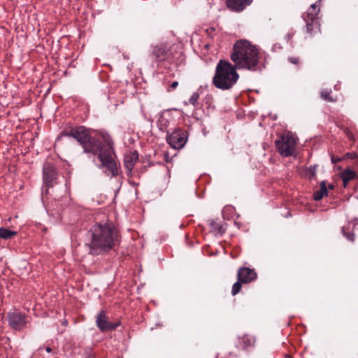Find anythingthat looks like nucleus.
<instances>
[{
	"label": "nucleus",
	"mask_w": 358,
	"mask_h": 358,
	"mask_svg": "<svg viewBox=\"0 0 358 358\" xmlns=\"http://www.w3.org/2000/svg\"><path fill=\"white\" fill-rule=\"evenodd\" d=\"M89 234L90 241L87 245L93 255L108 252L119 243L117 230L112 223L96 224L90 229Z\"/></svg>",
	"instance_id": "f257e3e1"
},
{
	"label": "nucleus",
	"mask_w": 358,
	"mask_h": 358,
	"mask_svg": "<svg viewBox=\"0 0 358 358\" xmlns=\"http://www.w3.org/2000/svg\"><path fill=\"white\" fill-rule=\"evenodd\" d=\"M102 138L104 145H101L99 141L91 136L81 145L84 152L94 155L98 154V159L101 162L100 168H106L111 173L112 176H115L118 174V167L114 159L113 140L108 134H103Z\"/></svg>",
	"instance_id": "f03ea898"
},
{
	"label": "nucleus",
	"mask_w": 358,
	"mask_h": 358,
	"mask_svg": "<svg viewBox=\"0 0 358 358\" xmlns=\"http://www.w3.org/2000/svg\"><path fill=\"white\" fill-rule=\"evenodd\" d=\"M231 59L237 69L255 71L259 69V51L248 41L241 40L234 45Z\"/></svg>",
	"instance_id": "7ed1b4c3"
},
{
	"label": "nucleus",
	"mask_w": 358,
	"mask_h": 358,
	"mask_svg": "<svg viewBox=\"0 0 358 358\" xmlns=\"http://www.w3.org/2000/svg\"><path fill=\"white\" fill-rule=\"evenodd\" d=\"M235 65L229 62L220 60L215 68L213 78V85L218 89L229 90L231 88L239 78Z\"/></svg>",
	"instance_id": "20e7f679"
},
{
	"label": "nucleus",
	"mask_w": 358,
	"mask_h": 358,
	"mask_svg": "<svg viewBox=\"0 0 358 358\" xmlns=\"http://www.w3.org/2000/svg\"><path fill=\"white\" fill-rule=\"evenodd\" d=\"M297 143L296 137L294 134L286 131L275 141V145L279 153L283 157L291 156L295 151Z\"/></svg>",
	"instance_id": "39448f33"
},
{
	"label": "nucleus",
	"mask_w": 358,
	"mask_h": 358,
	"mask_svg": "<svg viewBox=\"0 0 358 358\" xmlns=\"http://www.w3.org/2000/svg\"><path fill=\"white\" fill-rule=\"evenodd\" d=\"M7 317L9 326L15 330H22L28 322L26 315L20 312L8 313Z\"/></svg>",
	"instance_id": "423d86ee"
},
{
	"label": "nucleus",
	"mask_w": 358,
	"mask_h": 358,
	"mask_svg": "<svg viewBox=\"0 0 358 358\" xmlns=\"http://www.w3.org/2000/svg\"><path fill=\"white\" fill-rule=\"evenodd\" d=\"M167 143L174 149H180L187 142L186 134L182 130H177L166 136Z\"/></svg>",
	"instance_id": "0eeeda50"
},
{
	"label": "nucleus",
	"mask_w": 358,
	"mask_h": 358,
	"mask_svg": "<svg viewBox=\"0 0 358 358\" xmlns=\"http://www.w3.org/2000/svg\"><path fill=\"white\" fill-rule=\"evenodd\" d=\"M63 136H71L76 138L80 145H83L90 137L88 130L83 127L71 129L69 133L62 132L57 137V140L61 139Z\"/></svg>",
	"instance_id": "6e6552de"
},
{
	"label": "nucleus",
	"mask_w": 358,
	"mask_h": 358,
	"mask_svg": "<svg viewBox=\"0 0 358 358\" xmlns=\"http://www.w3.org/2000/svg\"><path fill=\"white\" fill-rule=\"evenodd\" d=\"M96 323L101 331H110L115 329L118 326V324H113L108 321V317L104 311H101L97 315Z\"/></svg>",
	"instance_id": "1a4fd4ad"
},
{
	"label": "nucleus",
	"mask_w": 358,
	"mask_h": 358,
	"mask_svg": "<svg viewBox=\"0 0 358 358\" xmlns=\"http://www.w3.org/2000/svg\"><path fill=\"white\" fill-rule=\"evenodd\" d=\"M238 280L242 283H249L255 280L257 277V273L254 269L248 267H241L238 269L237 273Z\"/></svg>",
	"instance_id": "9d476101"
},
{
	"label": "nucleus",
	"mask_w": 358,
	"mask_h": 358,
	"mask_svg": "<svg viewBox=\"0 0 358 358\" xmlns=\"http://www.w3.org/2000/svg\"><path fill=\"white\" fill-rule=\"evenodd\" d=\"M252 0H227V7L234 12H241L250 5Z\"/></svg>",
	"instance_id": "9b49d317"
},
{
	"label": "nucleus",
	"mask_w": 358,
	"mask_h": 358,
	"mask_svg": "<svg viewBox=\"0 0 358 358\" xmlns=\"http://www.w3.org/2000/svg\"><path fill=\"white\" fill-rule=\"evenodd\" d=\"M56 178V172L54 166L47 163L43 166V180L46 185V187H51L52 182Z\"/></svg>",
	"instance_id": "f8f14e48"
},
{
	"label": "nucleus",
	"mask_w": 358,
	"mask_h": 358,
	"mask_svg": "<svg viewBox=\"0 0 358 358\" xmlns=\"http://www.w3.org/2000/svg\"><path fill=\"white\" fill-rule=\"evenodd\" d=\"M169 49L165 44H160L154 47L152 55L157 60L164 61L169 55Z\"/></svg>",
	"instance_id": "ddd939ff"
},
{
	"label": "nucleus",
	"mask_w": 358,
	"mask_h": 358,
	"mask_svg": "<svg viewBox=\"0 0 358 358\" xmlns=\"http://www.w3.org/2000/svg\"><path fill=\"white\" fill-rule=\"evenodd\" d=\"M138 157L136 152L128 154L124 157V166L128 171L131 172L132 171L134 164L138 160Z\"/></svg>",
	"instance_id": "4468645a"
},
{
	"label": "nucleus",
	"mask_w": 358,
	"mask_h": 358,
	"mask_svg": "<svg viewBox=\"0 0 358 358\" xmlns=\"http://www.w3.org/2000/svg\"><path fill=\"white\" fill-rule=\"evenodd\" d=\"M341 178L343 180V186L346 187L348 182L354 179L356 176V172L351 169H345L341 172Z\"/></svg>",
	"instance_id": "2eb2a0df"
},
{
	"label": "nucleus",
	"mask_w": 358,
	"mask_h": 358,
	"mask_svg": "<svg viewBox=\"0 0 358 358\" xmlns=\"http://www.w3.org/2000/svg\"><path fill=\"white\" fill-rule=\"evenodd\" d=\"M327 194V188L325 181H322L320 183V188L314 192L313 198L315 201L321 200L324 196Z\"/></svg>",
	"instance_id": "dca6fc26"
},
{
	"label": "nucleus",
	"mask_w": 358,
	"mask_h": 358,
	"mask_svg": "<svg viewBox=\"0 0 358 358\" xmlns=\"http://www.w3.org/2000/svg\"><path fill=\"white\" fill-rule=\"evenodd\" d=\"M303 17L306 22L307 32L312 34V31L317 29L318 27L317 19H311L305 16H303Z\"/></svg>",
	"instance_id": "f3484780"
},
{
	"label": "nucleus",
	"mask_w": 358,
	"mask_h": 358,
	"mask_svg": "<svg viewBox=\"0 0 358 358\" xmlns=\"http://www.w3.org/2000/svg\"><path fill=\"white\" fill-rule=\"evenodd\" d=\"M318 5L317 3H314L311 4L310 7L308 8V10L306 12V14L303 16L310 17L311 19H317V15L320 11V9L317 8Z\"/></svg>",
	"instance_id": "a211bd4d"
},
{
	"label": "nucleus",
	"mask_w": 358,
	"mask_h": 358,
	"mask_svg": "<svg viewBox=\"0 0 358 358\" xmlns=\"http://www.w3.org/2000/svg\"><path fill=\"white\" fill-rule=\"evenodd\" d=\"M17 234L16 231H11L6 228H0V238L7 240Z\"/></svg>",
	"instance_id": "6ab92c4d"
},
{
	"label": "nucleus",
	"mask_w": 358,
	"mask_h": 358,
	"mask_svg": "<svg viewBox=\"0 0 358 358\" xmlns=\"http://www.w3.org/2000/svg\"><path fill=\"white\" fill-rule=\"evenodd\" d=\"M349 227L346 226L343 227L342 234L348 241L353 242L355 241V234L353 232H348Z\"/></svg>",
	"instance_id": "aec40b11"
},
{
	"label": "nucleus",
	"mask_w": 358,
	"mask_h": 358,
	"mask_svg": "<svg viewBox=\"0 0 358 358\" xmlns=\"http://www.w3.org/2000/svg\"><path fill=\"white\" fill-rule=\"evenodd\" d=\"M331 90H323L321 91L320 94L321 97L328 101L333 102L334 100V99L330 96Z\"/></svg>",
	"instance_id": "412c9836"
},
{
	"label": "nucleus",
	"mask_w": 358,
	"mask_h": 358,
	"mask_svg": "<svg viewBox=\"0 0 358 358\" xmlns=\"http://www.w3.org/2000/svg\"><path fill=\"white\" fill-rule=\"evenodd\" d=\"M211 228L212 229L219 234H222L224 232V229H223L222 226L219 225L218 224L215 223L214 221H211L210 222Z\"/></svg>",
	"instance_id": "4be33fe9"
},
{
	"label": "nucleus",
	"mask_w": 358,
	"mask_h": 358,
	"mask_svg": "<svg viewBox=\"0 0 358 358\" xmlns=\"http://www.w3.org/2000/svg\"><path fill=\"white\" fill-rule=\"evenodd\" d=\"M241 283H242L241 281H239L238 280V281L233 285L232 289H231L232 295L234 296L240 292L241 287H242Z\"/></svg>",
	"instance_id": "5701e85b"
},
{
	"label": "nucleus",
	"mask_w": 358,
	"mask_h": 358,
	"mask_svg": "<svg viewBox=\"0 0 358 358\" xmlns=\"http://www.w3.org/2000/svg\"><path fill=\"white\" fill-rule=\"evenodd\" d=\"M199 97V94L197 92H194L189 99V103L193 106H196L197 104Z\"/></svg>",
	"instance_id": "b1692460"
},
{
	"label": "nucleus",
	"mask_w": 358,
	"mask_h": 358,
	"mask_svg": "<svg viewBox=\"0 0 358 358\" xmlns=\"http://www.w3.org/2000/svg\"><path fill=\"white\" fill-rule=\"evenodd\" d=\"M288 60L289 62H291L292 64H296L299 62V58L295 57H289L288 58Z\"/></svg>",
	"instance_id": "393cba45"
},
{
	"label": "nucleus",
	"mask_w": 358,
	"mask_h": 358,
	"mask_svg": "<svg viewBox=\"0 0 358 358\" xmlns=\"http://www.w3.org/2000/svg\"><path fill=\"white\" fill-rule=\"evenodd\" d=\"M281 48H282V47H281L280 44H279V43H275L272 47V50L273 51H276L277 50H280Z\"/></svg>",
	"instance_id": "a878e982"
},
{
	"label": "nucleus",
	"mask_w": 358,
	"mask_h": 358,
	"mask_svg": "<svg viewBox=\"0 0 358 358\" xmlns=\"http://www.w3.org/2000/svg\"><path fill=\"white\" fill-rule=\"evenodd\" d=\"M178 85V83L177 81H174L171 83V87L172 89H175Z\"/></svg>",
	"instance_id": "bb28decb"
},
{
	"label": "nucleus",
	"mask_w": 358,
	"mask_h": 358,
	"mask_svg": "<svg viewBox=\"0 0 358 358\" xmlns=\"http://www.w3.org/2000/svg\"><path fill=\"white\" fill-rule=\"evenodd\" d=\"M339 161H340L339 158H336L334 157H331V162H332L333 164H336V163H337Z\"/></svg>",
	"instance_id": "cd10ccee"
},
{
	"label": "nucleus",
	"mask_w": 358,
	"mask_h": 358,
	"mask_svg": "<svg viewBox=\"0 0 358 358\" xmlns=\"http://www.w3.org/2000/svg\"><path fill=\"white\" fill-rule=\"evenodd\" d=\"M357 224H358V219L355 218V220H353V227H355L356 225H357Z\"/></svg>",
	"instance_id": "c85d7f7f"
},
{
	"label": "nucleus",
	"mask_w": 358,
	"mask_h": 358,
	"mask_svg": "<svg viewBox=\"0 0 358 358\" xmlns=\"http://www.w3.org/2000/svg\"><path fill=\"white\" fill-rule=\"evenodd\" d=\"M292 34H288L287 35V36H286V37H287V38L288 40H289V39L292 38Z\"/></svg>",
	"instance_id": "c756f323"
},
{
	"label": "nucleus",
	"mask_w": 358,
	"mask_h": 358,
	"mask_svg": "<svg viewBox=\"0 0 358 358\" xmlns=\"http://www.w3.org/2000/svg\"><path fill=\"white\" fill-rule=\"evenodd\" d=\"M45 350H46L47 352H51V348L50 347H47L45 348Z\"/></svg>",
	"instance_id": "7c9ffc66"
},
{
	"label": "nucleus",
	"mask_w": 358,
	"mask_h": 358,
	"mask_svg": "<svg viewBox=\"0 0 358 358\" xmlns=\"http://www.w3.org/2000/svg\"><path fill=\"white\" fill-rule=\"evenodd\" d=\"M243 339H244V342H245V343H246V339H248V338H247V337H245V338H244ZM250 339H249V338H248V341H247V343H250Z\"/></svg>",
	"instance_id": "2f4dec72"
},
{
	"label": "nucleus",
	"mask_w": 358,
	"mask_h": 358,
	"mask_svg": "<svg viewBox=\"0 0 358 358\" xmlns=\"http://www.w3.org/2000/svg\"><path fill=\"white\" fill-rule=\"evenodd\" d=\"M355 156H356V155H355V153H351V154H350V157H351V158H353V157H355Z\"/></svg>",
	"instance_id": "473e14b6"
},
{
	"label": "nucleus",
	"mask_w": 358,
	"mask_h": 358,
	"mask_svg": "<svg viewBox=\"0 0 358 358\" xmlns=\"http://www.w3.org/2000/svg\"><path fill=\"white\" fill-rule=\"evenodd\" d=\"M62 324L64 325H66L67 324V321L66 320L63 321Z\"/></svg>",
	"instance_id": "72a5a7b5"
},
{
	"label": "nucleus",
	"mask_w": 358,
	"mask_h": 358,
	"mask_svg": "<svg viewBox=\"0 0 358 358\" xmlns=\"http://www.w3.org/2000/svg\"><path fill=\"white\" fill-rule=\"evenodd\" d=\"M253 342H254V340L250 339V343H248V345H251Z\"/></svg>",
	"instance_id": "f704fd0d"
},
{
	"label": "nucleus",
	"mask_w": 358,
	"mask_h": 358,
	"mask_svg": "<svg viewBox=\"0 0 358 358\" xmlns=\"http://www.w3.org/2000/svg\"><path fill=\"white\" fill-rule=\"evenodd\" d=\"M329 189H333V188H334V185H329Z\"/></svg>",
	"instance_id": "c9c22d12"
},
{
	"label": "nucleus",
	"mask_w": 358,
	"mask_h": 358,
	"mask_svg": "<svg viewBox=\"0 0 358 358\" xmlns=\"http://www.w3.org/2000/svg\"><path fill=\"white\" fill-rule=\"evenodd\" d=\"M321 0H318V1L320 2Z\"/></svg>",
	"instance_id": "e433bc0d"
}]
</instances>
